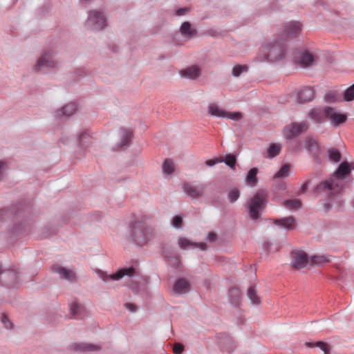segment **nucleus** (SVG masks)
Returning <instances> with one entry per match:
<instances>
[{
    "label": "nucleus",
    "instance_id": "obj_1",
    "mask_svg": "<svg viewBox=\"0 0 354 354\" xmlns=\"http://www.w3.org/2000/svg\"><path fill=\"white\" fill-rule=\"evenodd\" d=\"M149 219L150 216L147 215L141 216L129 226L131 239L138 245H144L153 238L151 230L146 225Z\"/></svg>",
    "mask_w": 354,
    "mask_h": 354
},
{
    "label": "nucleus",
    "instance_id": "obj_2",
    "mask_svg": "<svg viewBox=\"0 0 354 354\" xmlns=\"http://www.w3.org/2000/svg\"><path fill=\"white\" fill-rule=\"evenodd\" d=\"M268 195L266 190L260 189L248 201L247 207L251 219L257 220L260 216V212L266 206Z\"/></svg>",
    "mask_w": 354,
    "mask_h": 354
},
{
    "label": "nucleus",
    "instance_id": "obj_3",
    "mask_svg": "<svg viewBox=\"0 0 354 354\" xmlns=\"http://www.w3.org/2000/svg\"><path fill=\"white\" fill-rule=\"evenodd\" d=\"M285 53L283 46L278 42H265L260 48L259 61L275 62L281 59Z\"/></svg>",
    "mask_w": 354,
    "mask_h": 354
},
{
    "label": "nucleus",
    "instance_id": "obj_4",
    "mask_svg": "<svg viewBox=\"0 0 354 354\" xmlns=\"http://www.w3.org/2000/svg\"><path fill=\"white\" fill-rule=\"evenodd\" d=\"M308 128L309 123L307 121L292 122L284 127L283 134L286 139L291 140L299 136L301 133L306 132Z\"/></svg>",
    "mask_w": 354,
    "mask_h": 354
},
{
    "label": "nucleus",
    "instance_id": "obj_5",
    "mask_svg": "<svg viewBox=\"0 0 354 354\" xmlns=\"http://www.w3.org/2000/svg\"><path fill=\"white\" fill-rule=\"evenodd\" d=\"M86 26L93 30H100L106 26V19L102 13L91 10L88 13Z\"/></svg>",
    "mask_w": 354,
    "mask_h": 354
},
{
    "label": "nucleus",
    "instance_id": "obj_6",
    "mask_svg": "<svg viewBox=\"0 0 354 354\" xmlns=\"http://www.w3.org/2000/svg\"><path fill=\"white\" fill-rule=\"evenodd\" d=\"M302 25L299 21H290L285 24L281 32V39H288L298 37L301 31Z\"/></svg>",
    "mask_w": 354,
    "mask_h": 354
},
{
    "label": "nucleus",
    "instance_id": "obj_7",
    "mask_svg": "<svg viewBox=\"0 0 354 354\" xmlns=\"http://www.w3.org/2000/svg\"><path fill=\"white\" fill-rule=\"evenodd\" d=\"M325 116L328 119L333 126L337 127L346 121V114L339 113L334 109L326 107L324 109Z\"/></svg>",
    "mask_w": 354,
    "mask_h": 354
},
{
    "label": "nucleus",
    "instance_id": "obj_8",
    "mask_svg": "<svg viewBox=\"0 0 354 354\" xmlns=\"http://www.w3.org/2000/svg\"><path fill=\"white\" fill-rule=\"evenodd\" d=\"M135 270L133 267L123 268L119 270L116 273L111 275H108L104 272H100V277L104 281H107L109 279L112 280H119L122 278L124 276H129L131 277L134 274Z\"/></svg>",
    "mask_w": 354,
    "mask_h": 354
},
{
    "label": "nucleus",
    "instance_id": "obj_9",
    "mask_svg": "<svg viewBox=\"0 0 354 354\" xmlns=\"http://www.w3.org/2000/svg\"><path fill=\"white\" fill-rule=\"evenodd\" d=\"M206 185L204 184L191 185L185 184L184 192L190 197L197 198L202 196L205 191Z\"/></svg>",
    "mask_w": 354,
    "mask_h": 354
},
{
    "label": "nucleus",
    "instance_id": "obj_10",
    "mask_svg": "<svg viewBox=\"0 0 354 354\" xmlns=\"http://www.w3.org/2000/svg\"><path fill=\"white\" fill-rule=\"evenodd\" d=\"M292 261V266L296 269H301L304 268L307 263V255L302 251H294L291 253Z\"/></svg>",
    "mask_w": 354,
    "mask_h": 354
},
{
    "label": "nucleus",
    "instance_id": "obj_11",
    "mask_svg": "<svg viewBox=\"0 0 354 354\" xmlns=\"http://www.w3.org/2000/svg\"><path fill=\"white\" fill-rule=\"evenodd\" d=\"M56 66V63L53 60L51 53H44L38 59L36 70L40 71L42 68H53Z\"/></svg>",
    "mask_w": 354,
    "mask_h": 354
},
{
    "label": "nucleus",
    "instance_id": "obj_12",
    "mask_svg": "<svg viewBox=\"0 0 354 354\" xmlns=\"http://www.w3.org/2000/svg\"><path fill=\"white\" fill-rule=\"evenodd\" d=\"M315 93L310 87H304L297 93V99L299 103H306L314 99Z\"/></svg>",
    "mask_w": 354,
    "mask_h": 354
},
{
    "label": "nucleus",
    "instance_id": "obj_13",
    "mask_svg": "<svg viewBox=\"0 0 354 354\" xmlns=\"http://www.w3.org/2000/svg\"><path fill=\"white\" fill-rule=\"evenodd\" d=\"M296 62L303 67H307L310 66L315 59L313 54L308 51H304L295 57Z\"/></svg>",
    "mask_w": 354,
    "mask_h": 354
},
{
    "label": "nucleus",
    "instance_id": "obj_14",
    "mask_svg": "<svg viewBox=\"0 0 354 354\" xmlns=\"http://www.w3.org/2000/svg\"><path fill=\"white\" fill-rule=\"evenodd\" d=\"M189 282L187 279L182 278L175 282L173 290L176 294L181 295L187 293L189 290Z\"/></svg>",
    "mask_w": 354,
    "mask_h": 354
},
{
    "label": "nucleus",
    "instance_id": "obj_15",
    "mask_svg": "<svg viewBox=\"0 0 354 354\" xmlns=\"http://www.w3.org/2000/svg\"><path fill=\"white\" fill-rule=\"evenodd\" d=\"M53 270L55 272L59 274L62 278L69 281L73 282L76 279L75 274L71 270H68L66 268H62L59 266H55L53 268Z\"/></svg>",
    "mask_w": 354,
    "mask_h": 354
},
{
    "label": "nucleus",
    "instance_id": "obj_16",
    "mask_svg": "<svg viewBox=\"0 0 354 354\" xmlns=\"http://www.w3.org/2000/svg\"><path fill=\"white\" fill-rule=\"evenodd\" d=\"M180 74L182 77L194 80L200 76L201 70L197 66H192L182 70L180 72Z\"/></svg>",
    "mask_w": 354,
    "mask_h": 354
},
{
    "label": "nucleus",
    "instance_id": "obj_17",
    "mask_svg": "<svg viewBox=\"0 0 354 354\" xmlns=\"http://www.w3.org/2000/svg\"><path fill=\"white\" fill-rule=\"evenodd\" d=\"M274 224L286 230H293L295 227V221L292 216L277 219Z\"/></svg>",
    "mask_w": 354,
    "mask_h": 354
},
{
    "label": "nucleus",
    "instance_id": "obj_18",
    "mask_svg": "<svg viewBox=\"0 0 354 354\" xmlns=\"http://www.w3.org/2000/svg\"><path fill=\"white\" fill-rule=\"evenodd\" d=\"M207 111L209 115L213 117L223 118L225 113V111L220 108V106L215 104H209L207 106Z\"/></svg>",
    "mask_w": 354,
    "mask_h": 354
},
{
    "label": "nucleus",
    "instance_id": "obj_19",
    "mask_svg": "<svg viewBox=\"0 0 354 354\" xmlns=\"http://www.w3.org/2000/svg\"><path fill=\"white\" fill-rule=\"evenodd\" d=\"M325 116L324 109H313L308 113V118L316 123H321Z\"/></svg>",
    "mask_w": 354,
    "mask_h": 354
},
{
    "label": "nucleus",
    "instance_id": "obj_20",
    "mask_svg": "<svg viewBox=\"0 0 354 354\" xmlns=\"http://www.w3.org/2000/svg\"><path fill=\"white\" fill-rule=\"evenodd\" d=\"M335 180L330 179L329 180L324 181L319 183L315 188V192L317 193L329 192L334 189Z\"/></svg>",
    "mask_w": 354,
    "mask_h": 354
},
{
    "label": "nucleus",
    "instance_id": "obj_21",
    "mask_svg": "<svg viewBox=\"0 0 354 354\" xmlns=\"http://www.w3.org/2000/svg\"><path fill=\"white\" fill-rule=\"evenodd\" d=\"M73 348L77 351H95L100 349V346L92 344H75Z\"/></svg>",
    "mask_w": 354,
    "mask_h": 354
},
{
    "label": "nucleus",
    "instance_id": "obj_22",
    "mask_svg": "<svg viewBox=\"0 0 354 354\" xmlns=\"http://www.w3.org/2000/svg\"><path fill=\"white\" fill-rule=\"evenodd\" d=\"M77 106L76 104L74 103H69L66 104L65 106H64L62 109H60L57 113V117H61V115H66V116H70L76 111Z\"/></svg>",
    "mask_w": 354,
    "mask_h": 354
},
{
    "label": "nucleus",
    "instance_id": "obj_23",
    "mask_svg": "<svg viewBox=\"0 0 354 354\" xmlns=\"http://www.w3.org/2000/svg\"><path fill=\"white\" fill-rule=\"evenodd\" d=\"M180 32L185 37L192 38L196 35V30L192 28L188 21L183 23L180 27Z\"/></svg>",
    "mask_w": 354,
    "mask_h": 354
},
{
    "label": "nucleus",
    "instance_id": "obj_24",
    "mask_svg": "<svg viewBox=\"0 0 354 354\" xmlns=\"http://www.w3.org/2000/svg\"><path fill=\"white\" fill-rule=\"evenodd\" d=\"M70 309L75 318H82V313L84 311V308L81 304L74 301L71 304Z\"/></svg>",
    "mask_w": 354,
    "mask_h": 354
},
{
    "label": "nucleus",
    "instance_id": "obj_25",
    "mask_svg": "<svg viewBox=\"0 0 354 354\" xmlns=\"http://www.w3.org/2000/svg\"><path fill=\"white\" fill-rule=\"evenodd\" d=\"M305 147L308 151L314 153H317L319 151V145L317 142L310 137L306 139Z\"/></svg>",
    "mask_w": 354,
    "mask_h": 354
},
{
    "label": "nucleus",
    "instance_id": "obj_26",
    "mask_svg": "<svg viewBox=\"0 0 354 354\" xmlns=\"http://www.w3.org/2000/svg\"><path fill=\"white\" fill-rule=\"evenodd\" d=\"M351 172V170L348 167V164L346 162H342L338 169H337L335 177V178H340L348 174Z\"/></svg>",
    "mask_w": 354,
    "mask_h": 354
},
{
    "label": "nucleus",
    "instance_id": "obj_27",
    "mask_svg": "<svg viewBox=\"0 0 354 354\" xmlns=\"http://www.w3.org/2000/svg\"><path fill=\"white\" fill-rule=\"evenodd\" d=\"M306 345L309 348L319 347L322 351H324V354H330V347L325 342H317L316 343L306 342Z\"/></svg>",
    "mask_w": 354,
    "mask_h": 354
},
{
    "label": "nucleus",
    "instance_id": "obj_28",
    "mask_svg": "<svg viewBox=\"0 0 354 354\" xmlns=\"http://www.w3.org/2000/svg\"><path fill=\"white\" fill-rule=\"evenodd\" d=\"M248 297L253 304H259L261 302V299L257 295L254 286H251L248 288Z\"/></svg>",
    "mask_w": 354,
    "mask_h": 354
},
{
    "label": "nucleus",
    "instance_id": "obj_29",
    "mask_svg": "<svg viewBox=\"0 0 354 354\" xmlns=\"http://www.w3.org/2000/svg\"><path fill=\"white\" fill-rule=\"evenodd\" d=\"M281 150V147L279 144H277V143L271 144L267 151L268 156L269 158L275 157L278 154H279Z\"/></svg>",
    "mask_w": 354,
    "mask_h": 354
},
{
    "label": "nucleus",
    "instance_id": "obj_30",
    "mask_svg": "<svg viewBox=\"0 0 354 354\" xmlns=\"http://www.w3.org/2000/svg\"><path fill=\"white\" fill-rule=\"evenodd\" d=\"M258 169L257 168L251 169L247 175L246 181L250 185H255L257 182V174Z\"/></svg>",
    "mask_w": 354,
    "mask_h": 354
},
{
    "label": "nucleus",
    "instance_id": "obj_31",
    "mask_svg": "<svg viewBox=\"0 0 354 354\" xmlns=\"http://www.w3.org/2000/svg\"><path fill=\"white\" fill-rule=\"evenodd\" d=\"M220 344L223 349L229 353L232 351L235 348L233 340L229 337H226L225 341L223 342H221Z\"/></svg>",
    "mask_w": 354,
    "mask_h": 354
},
{
    "label": "nucleus",
    "instance_id": "obj_32",
    "mask_svg": "<svg viewBox=\"0 0 354 354\" xmlns=\"http://www.w3.org/2000/svg\"><path fill=\"white\" fill-rule=\"evenodd\" d=\"M248 66L247 65H236L232 68V75L234 77H239L241 73L247 72Z\"/></svg>",
    "mask_w": 354,
    "mask_h": 354
},
{
    "label": "nucleus",
    "instance_id": "obj_33",
    "mask_svg": "<svg viewBox=\"0 0 354 354\" xmlns=\"http://www.w3.org/2000/svg\"><path fill=\"white\" fill-rule=\"evenodd\" d=\"M283 205L289 209H297L301 207V203L299 200H287L285 201Z\"/></svg>",
    "mask_w": 354,
    "mask_h": 354
},
{
    "label": "nucleus",
    "instance_id": "obj_34",
    "mask_svg": "<svg viewBox=\"0 0 354 354\" xmlns=\"http://www.w3.org/2000/svg\"><path fill=\"white\" fill-rule=\"evenodd\" d=\"M290 165H284L275 174L274 178H285L288 176L290 172Z\"/></svg>",
    "mask_w": 354,
    "mask_h": 354
},
{
    "label": "nucleus",
    "instance_id": "obj_35",
    "mask_svg": "<svg viewBox=\"0 0 354 354\" xmlns=\"http://www.w3.org/2000/svg\"><path fill=\"white\" fill-rule=\"evenodd\" d=\"M162 170L164 173L167 174L173 173L174 171V162L169 159L165 160L162 165Z\"/></svg>",
    "mask_w": 354,
    "mask_h": 354
},
{
    "label": "nucleus",
    "instance_id": "obj_36",
    "mask_svg": "<svg viewBox=\"0 0 354 354\" xmlns=\"http://www.w3.org/2000/svg\"><path fill=\"white\" fill-rule=\"evenodd\" d=\"M121 136H122V140H121V146L126 145L131 140L132 136L131 131L127 130V129H122L121 130Z\"/></svg>",
    "mask_w": 354,
    "mask_h": 354
},
{
    "label": "nucleus",
    "instance_id": "obj_37",
    "mask_svg": "<svg viewBox=\"0 0 354 354\" xmlns=\"http://www.w3.org/2000/svg\"><path fill=\"white\" fill-rule=\"evenodd\" d=\"M328 156L330 160L337 162L341 159V154L336 149H330L328 151Z\"/></svg>",
    "mask_w": 354,
    "mask_h": 354
},
{
    "label": "nucleus",
    "instance_id": "obj_38",
    "mask_svg": "<svg viewBox=\"0 0 354 354\" xmlns=\"http://www.w3.org/2000/svg\"><path fill=\"white\" fill-rule=\"evenodd\" d=\"M242 113L240 112H228L225 111L224 118L239 121L242 118Z\"/></svg>",
    "mask_w": 354,
    "mask_h": 354
},
{
    "label": "nucleus",
    "instance_id": "obj_39",
    "mask_svg": "<svg viewBox=\"0 0 354 354\" xmlns=\"http://www.w3.org/2000/svg\"><path fill=\"white\" fill-rule=\"evenodd\" d=\"M223 162H225V163L231 168L234 169L236 160L234 155L227 154L225 158L223 159Z\"/></svg>",
    "mask_w": 354,
    "mask_h": 354
},
{
    "label": "nucleus",
    "instance_id": "obj_40",
    "mask_svg": "<svg viewBox=\"0 0 354 354\" xmlns=\"http://www.w3.org/2000/svg\"><path fill=\"white\" fill-rule=\"evenodd\" d=\"M344 98L348 102L354 100V84L345 91Z\"/></svg>",
    "mask_w": 354,
    "mask_h": 354
},
{
    "label": "nucleus",
    "instance_id": "obj_41",
    "mask_svg": "<svg viewBox=\"0 0 354 354\" xmlns=\"http://www.w3.org/2000/svg\"><path fill=\"white\" fill-rule=\"evenodd\" d=\"M230 297L233 298L232 303L236 304L241 296V292L239 289L236 288H232L230 290Z\"/></svg>",
    "mask_w": 354,
    "mask_h": 354
},
{
    "label": "nucleus",
    "instance_id": "obj_42",
    "mask_svg": "<svg viewBox=\"0 0 354 354\" xmlns=\"http://www.w3.org/2000/svg\"><path fill=\"white\" fill-rule=\"evenodd\" d=\"M239 191L237 189H233L229 192L228 198L231 203H234L239 198Z\"/></svg>",
    "mask_w": 354,
    "mask_h": 354
},
{
    "label": "nucleus",
    "instance_id": "obj_43",
    "mask_svg": "<svg viewBox=\"0 0 354 354\" xmlns=\"http://www.w3.org/2000/svg\"><path fill=\"white\" fill-rule=\"evenodd\" d=\"M178 245L182 249H187L188 247L193 245L194 244L188 239L185 238H180L178 239Z\"/></svg>",
    "mask_w": 354,
    "mask_h": 354
},
{
    "label": "nucleus",
    "instance_id": "obj_44",
    "mask_svg": "<svg viewBox=\"0 0 354 354\" xmlns=\"http://www.w3.org/2000/svg\"><path fill=\"white\" fill-rule=\"evenodd\" d=\"M312 261L315 264H322L329 261L324 256H315L313 257Z\"/></svg>",
    "mask_w": 354,
    "mask_h": 354
},
{
    "label": "nucleus",
    "instance_id": "obj_45",
    "mask_svg": "<svg viewBox=\"0 0 354 354\" xmlns=\"http://www.w3.org/2000/svg\"><path fill=\"white\" fill-rule=\"evenodd\" d=\"M183 223V219L179 216H176L173 218L172 225L175 227H180Z\"/></svg>",
    "mask_w": 354,
    "mask_h": 354
},
{
    "label": "nucleus",
    "instance_id": "obj_46",
    "mask_svg": "<svg viewBox=\"0 0 354 354\" xmlns=\"http://www.w3.org/2000/svg\"><path fill=\"white\" fill-rule=\"evenodd\" d=\"M326 99L328 102H335L337 100V94L335 91H329L326 95Z\"/></svg>",
    "mask_w": 354,
    "mask_h": 354
},
{
    "label": "nucleus",
    "instance_id": "obj_47",
    "mask_svg": "<svg viewBox=\"0 0 354 354\" xmlns=\"http://www.w3.org/2000/svg\"><path fill=\"white\" fill-rule=\"evenodd\" d=\"M223 162V158H214V159H210V160H208L205 162V165L208 167H212V166H214V165L217 164V163H219V162Z\"/></svg>",
    "mask_w": 354,
    "mask_h": 354
},
{
    "label": "nucleus",
    "instance_id": "obj_48",
    "mask_svg": "<svg viewBox=\"0 0 354 354\" xmlns=\"http://www.w3.org/2000/svg\"><path fill=\"white\" fill-rule=\"evenodd\" d=\"M184 350V346L183 344L177 343L175 344L173 347V351L175 354H180Z\"/></svg>",
    "mask_w": 354,
    "mask_h": 354
},
{
    "label": "nucleus",
    "instance_id": "obj_49",
    "mask_svg": "<svg viewBox=\"0 0 354 354\" xmlns=\"http://www.w3.org/2000/svg\"><path fill=\"white\" fill-rule=\"evenodd\" d=\"M2 322L4 324L5 327L8 329H11L12 328V324L8 319L6 315L2 316Z\"/></svg>",
    "mask_w": 354,
    "mask_h": 354
},
{
    "label": "nucleus",
    "instance_id": "obj_50",
    "mask_svg": "<svg viewBox=\"0 0 354 354\" xmlns=\"http://www.w3.org/2000/svg\"><path fill=\"white\" fill-rule=\"evenodd\" d=\"M90 140H91V138L88 133H83L79 138L80 142L81 143L82 145H84V144L82 143L84 140H85V142H87L90 141Z\"/></svg>",
    "mask_w": 354,
    "mask_h": 354
},
{
    "label": "nucleus",
    "instance_id": "obj_51",
    "mask_svg": "<svg viewBox=\"0 0 354 354\" xmlns=\"http://www.w3.org/2000/svg\"><path fill=\"white\" fill-rule=\"evenodd\" d=\"M216 237H217L216 234L214 232H212L208 233V234H207V240L211 242L215 241L216 239Z\"/></svg>",
    "mask_w": 354,
    "mask_h": 354
},
{
    "label": "nucleus",
    "instance_id": "obj_52",
    "mask_svg": "<svg viewBox=\"0 0 354 354\" xmlns=\"http://www.w3.org/2000/svg\"><path fill=\"white\" fill-rule=\"evenodd\" d=\"M188 11V9L187 8H180L176 10V15L181 16L185 15Z\"/></svg>",
    "mask_w": 354,
    "mask_h": 354
},
{
    "label": "nucleus",
    "instance_id": "obj_53",
    "mask_svg": "<svg viewBox=\"0 0 354 354\" xmlns=\"http://www.w3.org/2000/svg\"><path fill=\"white\" fill-rule=\"evenodd\" d=\"M126 308L131 312H135L136 310V307L133 304H126Z\"/></svg>",
    "mask_w": 354,
    "mask_h": 354
},
{
    "label": "nucleus",
    "instance_id": "obj_54",
    "mask_svg": "<svg viewBox=\"0 0 354 354\" xmlns=\"http://www.w3.org/2000/svg\"><path fill=\"white\" fill-rule=\"evenodd\" d=\"M308 185H309V181H306L301 187V191L300 192L301 193H304L306 189H308Z\"/></svg>",
    "mask_w": 354,
    "mask_h": 354
},
{
    "label": "nucleus",
    "instance_id": "obj_55",
    "mask_svg": "<svg viewBox=\"0 0 354 354\" xmlns=\"http://www.w3.org/2000/svg\"><path fill=\"white\" fill-rule=\"evenodd\" d=\"M199 245H200V247L201 248L202 250H205L206 249V244L205 243H200Z\"/></svg>",
    "mask_w": 354,
    "mask_h": 354
}]
</instances>
